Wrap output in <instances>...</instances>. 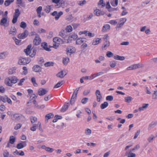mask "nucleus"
Here are the masks:
<instances>
[{"mask_svg": "<svg viewBox=\"0 0 157 157\" xmlns=\"http://www.w3.org/2000/svg\"><path fill=\"white\" fill-rule=\"evenodd\" d=\"M94 14L97 16H100L101 15H103L104 14V12L98 9H96L94 11Z\"/></svg>", "mask_w": 157, "mask_h": 157, "instance_id": "nucleus-25", "label": "nucleus"}, {"mask_svg": "<svg viewBox=\"0 0 157 157\" xmlns=\"http://www.w3.org/2000/svg\"><path fill=\"white\" fill-rule=\"evenodd\" d=\"M16 155H18L20 156H23L24 155V152L22 151H18L16 150V151L14 152Z\"/></svg>", "mask_w": 157, "mask_h": 157, "instance_id": "nucleus-40", "label": "nucleus"}, {"mask_svg": "<svg viewBox=\"0 0 157 157\" xmlns=\"http://www.w3.org/2000/svg\"><path fill=\"white\" fill-rule=\"evenodd\" d=\"M148 105V104H143L142 107L139 108V111H144L145 109H146Z\"/></svg>", "mask_w": 157, "mask_h": 157, "instance_id": "nucleus-31", "label": "nucleus"}, {"mask_svg": "<svg viewBox=\"0 0 157 157\" xmlns=\"http://www.w3.org/2000/svg\"><path fill=\"white\" fill-rule=\"evenodd\" d=\"M52 7L53 6L52 5L47 6L45 7L44 10L47 13H48L50 12L51 9Z\"/></svg>", "mask_w": 157, "mask_h": 157, "instance_id": "nucleus-37", "label": "nucleus"}, {"mask_svg": "<svg viewBox=\"0 0 157 157\" xmlns=\"http://www.w3.org/2000/svg\"><path fill=\"white\" fill-rule=\"evenodd\" d=\"M38 127V125L37 124H33V126L30 128V129L32 131H36L37 127Z\"/></svg>", "mask_w": 157, "mask_h": 157, "instance_id": "nucleus-44", "label": "nucleus"}, {"mask_svg": "<svg viewBox=\"0 0 157 157\" xmlns=\"http://www.w3.org/2000/svg\"><path fill=\"white\" fill-rule=\"evenodd\" d=\"M132 151H130L129 152H127L126 153V155L127 157H135L136 155L135 153L132 152Z\"/></svg>", "mask_w": 157, "mask_h": 157, "instance_id": "nucleus-24", "label": "nucleus"}, {"mask_svg": "<svg viewBox=\"0 0 157 157\" xmlns=\"http://www.w3.org/2000/svg\"><path fill=\"white\" fill-rule=\"evenodd\" d=\"M17 4L19 6H21L24 7L25 6L24 3L22 2V0H16Z\"/></svg>", "mask_w": 157, "mask_h": 157, "instance_id": "nucleus-35", "label": "nucleus"}, {"mask_svg": "<svg viewBox=\"0 0 157 157\" xmlns=\"http://www.w3.org/2000/svg\"><path fill=\"white\" fill-rule=\"evenodd\" d=\"M152 99H157V90H155L152 94Z\"/></svg>", "mask_w": 157, "mask_h": 157, "instance_id": "nucleus-55", "label": "nucleus"}, {"mask_svg": "<svg viewBox=\"0 0 157 157\" xmlns=\"http://www.w3.org/2000/svg\"><path fill=\"white\" fill-rule=\"evenodd\" d=\"M53 41L54 42L53 46L55 48H56L58 47L59 44L62 42V39L58 37L54 38Z\"/></svg>", "mask_w": 157, "mask_h": 157, "instance_id": "nucleus-5", "label": "nucleus"}, {"mask_svg": "<svg viewBox=\"0 0 157 157\" xmlns=\"http://www.w3.org/2000/svg\"><path fill=\"white\" fill-rule=\"evenodd\" d=\"M88 100V98H84L82 99L81 103L83 104H85L87 102Z\"/></svg>", "mask_w": 157, "mask_h": 157, "instance_id": "nucleus-62", "label": "nucleus"}, {"mask_svg": "<svg viewBox=\"0 0 157 157\" xmlns=\"http://www.w3.org/2000/svg\"><path fill=\"white\" fill-rule=\"evenodd\" d=\"M27 26V24L24 21H22L21 22L20 27L23 29H25Z\"/></svg>", "mask_w": 157, "mask_h": 157, "instance_id": "nucleus-52", "label": "nucleus"}, {"mask_svg": "<svg viewBox=\"0 0 157 157\" xmlns=\"http://www.w3.org/2000/svg\"><path fill=\"white\" fill-rule=\"evenodd\" d=\"M54 115L52 113H49L46 115L45 116V122L46 123H47L48 122V120L49 119H50L53 117Z\"/></svg>", "mask_w": 157, "mask_h": 157, "instance_id": "nucleus-23", "label": "nucleus"}, {"mask_svg": "<svg viewBox=\"0 0 157 157\" xmlns=\"http://www.w3.org/2000/svg\"><path fill=\"white\" fill-rule=\"evenodd\" d=\"M69 105V104L68 103L65 104L61 108V111L62 112H65L68 108Z\"/></svg>", "mask_w": 157, "mask_h": 157, "instance_id": "nucleus-29", "label": "nucleus"}, {"mask_svg": "<svg viewBox=\"0 0 157 157\" xmlns=\"http://www.w3.org/2000/svg\"><path fill=\"white\" fill-rule=\"evenodd\" d=\"M41 148L45 150L46 151L50 153H51L54 151V149L53 148H51L48 147H47L44 145L42 146Z\"/></svg>", "mask_w": 157, "mask_h": 157, "instance_id": "nucleus-21", "label": "nucleus"}, {"mask_svg": "<svg viewBox=\"0 0 157 157\" xmlns=\"http://www.w3.org/2000/svg\"><path fill=\"white\" fill-rule=\"evenodd\" d=\"M37 97V95H35V94H32L30 98V100H35L36 98Z\"/></svg>", "mask_w": 157, "mask_h": 157, "instance_id": "nucleus-61", "label": "nucleus"}, {"mask_svg": "<svg viewBox=\"0 0 157 157\" xmlns=\"http://www.w3.org/2000/svg\"><path fill=\"white\" fill-rule=\"evenodd\" d=\"M78 4L81 6H82L86 3V1L85 0L79 1L77 2Z\"/></svg>", "mask_w": 157, "mask_h": 157, "instance_id": "nucleus-47", "label": "nucleus"}, {"mask_svg": "<svg viewBox=\"0 0 157 157\" xmlns=\"http://www.w3.org/2000/svg\"><path fill=\"white\" fill-rule=\"evenodd\" d=\"M53 63L51 62H47L44 64V66L46 67H50L53 66Z\"/></svg>", "mask_w": 157, "mask_h": 157, "instance_id": "nucleus-57", "label": "nucleus"}, {"mask_svg": "<svg viewBox=\"0 0 157 157\" xmlns=\"http://www.w3.org/2000/svg\"><path fill=\"white\" fill-rule=\"evenodd\" d=\"M9 34L12 36H15L17 34V31L14 26H12L8 29Z\"/></svg>", "mask_w": 157, "mask_h": 157, "instance_id": "nucleus-9", "label": "nucleus"}, {"mask_svg": "<svg viewBox=\"0 0 157 157\" xmlns=\"http://www.w3.org/2000/svg\"><path fill=\"white\" fill-rule=\"evenodd\" d=\"M53 3L56 4L55 7L56 8H59L63 6L64 4V2L60 0H52Z\"/></svg>", "mask_w": 157, "mask_h": 157, "instance_id": "nucleus-8", "label": "nucleus"}, {"mask_svg": "<svg viewBox=\"0 0 157 157\" xmlns=\"http://www.w3.org/2000/svg\"><path fill=\"white\" fill-rule=\"evenodd\" d=\"M154 138V136L153 135H151L148 138V141H149V142H151L152 141V140Z\"/></svg>", "mask_w": 157, "mask_h": 157, "instance_id": "nucleus-60", "label": "nucleus"}, {"mask_svg": "<svg viewBox=\"0 0 157 157\" xmlns=\"http://www.w3.org/2000/svg\"><path fill=\"white\" fill-rule=\"evenodd\" d=\"M18 79L16 76H13L6 78L5 80V83L7 86H12L13 84L16 83Z\"/></svg>", "mask_w": 157, "mask_h": 157, "instance_id": "nucleus-1", "label": "nucleus"}, {"mask_svg": "<svg viewBox=\"0 0 157 157\" xmlns=\"http://www.w3.org/2000/svg\"><path fill=\"white\" fill-rule=\"evenodd\" d=\"M114 58L115 59L120 60H123L125 59V57L124 56H120L117 55L115 56Z\"/></svg>", "mask_w": 157, "mask_h": 157, "instance_id": "nucleus-32", "label": "nucleus"}, {"mask_svg": "<svg viewBox=\"0 0 157 157\" xmlns=\"http://www.w3.org/2000/svg\"><path fill=\"white\" fill-rule=\"evenodd\" d=\"M31 81L34 86L36 87L37 86V84L36 82V79L34 77H33L32 78Z\"/></svg>", "mask_w": 157, "mask_h": 157, "instance_id": "nucleus-51", "label": "nucleus"}, {"mask_svg": "<svg viewBox=\"0 0 157 157\" xmlns=\"http://www.w3.org/2000/svg\"><path fill=\"white\" fill-rule=\"evenodd\" d=\"M75 50L74 48H69L67 49V55H70L71 54L75 52Z\"/></svg>", "mask_w": 157, "mask_h": 157, "instance_id": "nucleus-26", "label": "nucleus"}, {"mask_svg": "<svg viewBox=\"0 0 157 157\" xmlns=\"http://www.w3.org/2000/svg\"><path fill=\"white\" fill-rule=\"evenodd\" d=\"M110 46V42L108 40H106L104 43L103 45L102 46V49L103 50H106Z\"/></svg>", "mask_w": 157, "mask_h": 157, "instance_id": "nucleus-19", "label": "nucleus"}, {"mask_svg": "<svg viewBox=\"0 0 157 157\" xmlns=\"http://www.w3.org/2000/svg\"><path fill=\"white\" fill-rule=\"evenodd\" d=\"M108 105L109 104L107 102H105L101 104L100 107L102 109H104L108 106Z\"/></svg>", "mask_w": 157, "mask_h": 157, "instance_id": "nucleus-38", "label": "nucleus"}, {"mask_svg": "<svg viewBox=\"0 0 157 157\" xmlns=\"http://www.w3.org/2000/svg\"><path fill=\"white\" fill-rule=\"evenodd\" d=\"M113 54L111 52L108 51L106 52V56L109 58H110L113 56Z\"/></svg>", "mask_w": 157, "mask_h": 157, "instance_id": "nucleus-58", "label": "nucleus"}, {"mask_svg": "<svg viewBox=\"0 0 157 157\" xmlns=\"http://www.w3.org/2000/svg\"><path fill=\"white\" fill-rule=\"evenodd\" d=\"M8 55V53L7 52H0V59H3L6 58Z\"/></svg>", "mask_w": 157, "mask_h": 157, "instance_id": "nucleus-22", "label": "nucleus"}, {"mask_svg": "<svg viewBox=\"0 0 157 157\" xmlns=\"http://www.w3.org/2000/svg\"><path fill=\"white\" fill-rule=\"evenodd\" d=\"M9 154V152L6 150H5L4 151L3 155L4 157H8Z\"/></svg>", "mask_w": 157, "mask_h": 157, "instance_id": "nucleus-59", "label": "nucleus"}, {"mask_svg": "<svg viewBox=\"0 0 157 157\" xmlns=\"http://www.w3.org/2000/svg\"><path fill=\"white\" fill-rule=\"evenodd\" d=\"M95 94L97 97V100L98 102H100L102 98V97L99 90H97L95 92Z\"/></svg>", "mask_w": 157, "mask_h": 157, "instance_id": "nucleus-16", "label": "nucleus"}, {"mask_svg": "<svg viewBox=\"0 0 157 157\" xmlns=\"http://www.w3.org/2000/svg\"><path fill=\"white\" fill-rule=\"evenodd\" d=\"M33 69L34 71L36 72H40L41 71V68L40 67L37 65L34 66Z\"/></svg>", "mask_w": 157, "mask_h": 157, "instance_id": "nucleus-20", "label": "nucleus"}, {"mask_svg": "<svg viewBox=\"0 0 157 157\" xmlns=\"http://www.w3.org/2000/svg\"><path fill=\"white\" fill-rule=\"evenodd\" d=\"M63 83V82L62 81L58 82L54 86V88H57L60 87Z\"/></svg>", "mask_w": 157, "mask_h": 157, "instance_id": "nucleus-43", "label": "nucleus"}, {"mask_svg": "<svg viewBox=\"0 0 157 157\" xmlns=\"http://www.w3.org/2000/svg\"><path fill=\"white\" fill-rule=\"evenodd\" d=\"M133 99V98L130 96L125 97L124 98L125 101L128 103L130 102Z\"/></svg>", "mask_w": 157, "mask_h": 157, "instance_id": "nucleus-41", "label": "nucleus"}, {"mask_svg": "<svg viewBox=\"0 0 157 157\" xmlns=\"http://www.w3.org/2000/svg\"><path fill=\"white\" fill-rule=\"evenodd\" d=\"M29 34L28 31L25 30L22 33L19 34L18 38L20 39H24Z\"/></svg>", "mask_w": 157, "mask_h": 157, "instance_id": "nucleus-13", "label": "nucleus"}, {"mask_svg": "<svg viewBox=\"0 0 157 157\" xmlns=\"http://www.w3.org/2000/svg\"><path fill=\"white\" fill-rule=\"evenodd\" d=\"M66 74H64L63 71H62L58 72V73L56 75V76L60 78H63L65 75H66Z\"/></svg>", "mask_w": 157, "mask_h": 157, "instance_id": "nucleus-28", "label": "nucleus"}, {"mask_svg": "<svg viewBox=\"0 0 157 157\" xmlns=\"http://www.w3.org/2000/svg\"><path fill=\"white\" fill-rule=\"evenodd\" d=\"M6 98H7L6 96H2L0 95V102L2 101L4 102H6Z\"/></svg>", "mask_w": 157, "mask_h": 157, "instance_id": "nucleus-46", "label": "nucleus"}, {"mask_svg": "<svg viewBox=\"0 0 157 157\" xmlns=\"http://www.w3.org/2000/svg\"><path fill=\"white\" fill-rule=\"evenodd\" d=\"M86 39L84 38H78L76 41V44L77 45H80L82 43L86 42Z\"/></svg>", "mask_w": 157, "mask_h": 157, "instance_id": "nucleus-17", "label": "nucleus"}, {"mask_svg": "<svg viewBox=\"0 0 157 157\" xmlns=\"http://www.w3.org/2000/svg\"><path fill=\"white\" fill-rule=\"evenodd\" d=\"M69 61V59L68 58H63V63L65 64H67Z\"/></svg>", "mask_w": 157, "mask_h": 157, "instance_id": "nucleus-49", "label": "nucleus"}, {"mask_svg": "<svg viewBox=\"0 0 157 157\" xmlns=\"http://www.w3.org/2000/svg\"><path fill=\"white\" fill-rule=\"evenodd\" d=\"M41 46L46 50L49 51L50 49L48 48L47 44L45 42H44L41 44Z\"/></svg>", "mask_w": 157, "mask_h": 157, "instance_id": "nucleus-34", "label": "nucleus"}, {"mask_svg": "<svg viewBox=\"0 0 157 157\" xmlns=\"http://www.w3.org/2000/svg\"><path fill=\"white\" fill-rule=\"evenodd\" d=\"M63 14V12L62 11H60L58 13L56 11H54L52 14L53 16H55V19L57 20Z\"/></svg>", "mask_w": 157, "mask_h": 157, "instance_id": "nucleus-12", "label": "nucleus"}, {"mask_svg": "<svg viewBox=\"0 0 157 157\" xmlns=\"http://www.w3.org/2000/svg\"><path fill=\"white\" fill-rule=\"evenodd\" d=\"M26 144L24 146L22 143L18 144L17 146L16 147L18 149H21L23 148L24 147L26 146Z\"/></svg>", "mask_w": 157, "mask_h": 157, "instance_id": "nucleus-45", "label": "nucleus"}, {"mask_svg": "<svg viewBox=\"0 0 157 157\" xmlns=\"http://www.w3.org/2000/svg\"><path fill=\"white\" fill-rule=\"evenodd\" d=\"M79 89V88H76V90L74 92V93L71 99L70 103L71 104H73L75 102V100L76 99L78 93V90Z\"/></svg>", "mask_w": 157, "mask_h": 157, "instance_id": "nucleus-11", "label": "nucleus"}, {"mask_svg": "<svg viewBox=\"0 0 157 157\" xmlns=\"http://www.w3.org/2000/svg\"><path fill=\"white\" fill-rule=\"evenodd\" d=\"M30 61V58H21L19 59L18 63L20 65H25L29 63Z\"/></svg>", "mask_w": 157, "mask_h": 157, "instance_id": "nucleus-6", "label": "nucleus"}, {"mask_svg": "<svg viewBox=\"0 0 157 157\" xmlns=\"http://www.w3.org/2000/svg\"><path fill=\"white\" fill-rule=\"evenodd\" d=\"M13 39L14 40L16 45L19 44V43L21 42V40L17 39L15 37H13Z\"/></svg>", "mask_w": 157, "mask_h": 157, "instance_id": "nucleus-64", "label": "nucleus"}, {"mask_svg": "<svg viewBox=\"0 0 157 157\" xmlns=\"http://www.w3.org/2000/svg\"><path fill=\"white\" fill-rule=\"evenodd\" d=\"M41 41L40 38L39 36L37 35L36 36L34 40L33 43L34 44L37 45L40 44Z\"/></svg>", "mask_w": 157, "mask_h": 157, "instance_id": "nucleus-15", "label": "nucleus"}, {"mask_svg": "<svg viewBox=\"0 0 157 157\" xmlns=\"http://www.w3.org/2000/svg\"><path fill=\"white\" fill-rule=\"evenodd\" d=\"M127 21V19L126 18H122L119 19V21L117 24L116 26V28H121L124 24L125 22Z\"/></svg>", "mask_w": 157, "mask_h": 157, "instance_id": "nucleus-10", "label": "nucleus"}, {"mask_svg": "<svg viewBox=\"0 0 157 157\" xmlns=\"http://www.w3.org/2000/svg\"><path fill=\"white\" fill-rule=\"evenodd\" d=\"M30 120L31 123L33 124L37 121V118L35 117H32L30 118Z\"/></svg>", "mask_w": 157, "mask_h": 157, "instance_id": "nucleus-50", "label": "nucleus"}, {"mask_svg": "<svg viewBox=\"0 0 157 157\" xmlns=\"http://www.w3.org/2000/svg\"><path fill=\"white\" fill-rule=\"evenodd\" d=\"M15 67H12L9 69L8 74L9 75H12L15 72L16 70Z\"/></svg>", "mask_w": 157, "mask_h": 157, "instance_id": "nucleus-39", "label": "nucleus"}, {"mask_svg": "<svg viewBox=\"0 0 157 157\" xmlns=\"http://www.w3.org/2000/svg\"><path fill=\"white\" fill-rule=\"evenodd\" d=\"M22 117V116L21 115H20L18 114H15L13 115V119H15L17 121H19Z\"/></svg>", "mask_w": 157, "mask_h": 157, "instance_id": "nucleus-30", "label": "nucleus"}, {"mask_svg": "<svg viewBox=\"0 0 157 157\" xmlns=\"http://www.w3.org/2000/svg\"><path fill=\"white\" fill-rule=\"evenodd\" d=\"M109 23L112 25H115L117 24V22L115 20H111L109 21Z\"/></svg>", "mask_w": 157, "mask_h": 157, "instance_id": "nucleus-63", "label": "nucleus"}, {"mask_svg": "<svg viewBox=\"0 0 157 157\" xmlns=\"http://www.w3.org/2000/svg\"><path fill=\"white\" fill-rule=\"evenodd\" d=\"M66 30L67 32L70 33L72 31V28L71 25H69L67 26Z\"/></svg>", "mask_w": 157, "mask_h": 157, "instance_id": "nucleus-54", "label": "nucleus"}, {"mask_svg": "<svg viewBox=\"0 0 157 157\" xmlns=\"http://www.w3.org/2000/svg\"><path fill=\"white\" fill-rule=\"evenodd\" d=\"M101 38H94L92 41V44L93 45H98L101 42Z\"/></svg>", "mask_w": 157, "mask_h": 157, "instance_id": "nucleus-14", "label": "nucleus"}, {"mask_svg": "<svg viewBox=\"0 0 157 157\" xmlns=\"http://www.w3.org/2000/svg\"><path fill=\"white\" fill-rule=\"evenodd\" d=\"M48 92L46 89L40 88L38 90V94L40 96H42L46 94Z\"/></svg>", "mask_w": 157, "mask_h": 157, "instance_id": "nucleus-18", "label": "nucleus"}, {"mask_svg": "<svg viewBox=\"0 0 157 157\" xmlns=\"http://www.w3.org/2000/svg\"><path fill=\"white\" fill-rule=\"evenodd\" d=\"M110 26L109 24L105 25L103 27L102 31L103 32H105L110 29Z\"/></svg>", "mask_w": 157, "mask_h": 157, "instance_id": "nucleus-27", "label": "nucleus"}, {"mask_svg": "<svg viewBox=\"0 0 157 157\" xmlns=\"http://www.w3.org/2000/svg\"><path fill=\"white\" fill-rule=\"evenodd\" d=\"M157 124V122H151L149 124L148 126V129H151L154 127Z\"/></svg>", "mask_w": 157, "mask_h": 157, "instance_id": "nucleus-36", "label": "nucleus"}, {"mask_svg": "<svg viewBox=\"0 0 157 157\" xmlns=\"http://www.w3.org/2000/svg\"><path fill=\"white\" fill-rule=\"evenodd\" d=\"M15 139L13 136H10V138L9 142L11 144H13L14 143Z\"/></svg>", "mask_w": 157, "mask_h": 157, "instance_id": "nucleus-42", "label": "nucleus"}, {"mask_svg": "<svg viewBox=\"0 0 157 157\" xmlns=\"http://www.w3.org/2000/svg\"><path fill=\"white\" fill-rule=\"evenodd\" d=\"M21 14L20 12L18 9H16L15 10V12L14 13L12 22L13 24L16 22L17 18Z\"/></svg>", "mask_w": 157, "mask_h": 157, "instance_id": "nucleus-3", "label": "nucleus"}, {"mask_svg": "<svg viewBox=\"0 0 157 157\" xmlns=\"http://www.w3.org/2000/svg\"><path fill=\"white\" fill-rule=\"evenodd\" d=\"M67 20L69 21V22H72L73 21V18L71 15L68 16L66 18Z\"/></svg>", "mask_w": 157, "mask_h": 157, "instance_id": "nucleus-56", "label": "nucleus"}, {"mask_svg": "<svg viewBox=\"0 0 157 157\" xmlns=\"http://www.w3.org/2000/svg\"><path fill=\"white\" fill-rule=\"evenodd\" d=\"M99 6H101L102 7H104L105 6V3H104L103 0H100L98 3Z\"/></svg>", "mask_w": 157, "mask_h": 157, "instance_id": "nucleus-48", "label": "nucleus"}, {"mask_svg": "<svg viewBox=\"0 0 157 157\" xmlns=\"http://www.w3.org/2000/svg\"><path fill=\"white\" fill-rule=\"evenodd\" d=\"M143 67V65L140 63L137 64H134L128 67L127 68L126 70L127 71L131 70H134L138 68L142 67Z\"/></svg>", "mask_w": 157, "mask_h": 157, "instance_id": "nucleus-7", "label": "nucleus"}, {"mask_svg": "<svg viewBox=\"0 0 157 157\" xmlns=\"http://www.w3.org/2000/svg\"><path fill=\"white\" fill-rule=\"evenodd\" d=\"M110 3L113 6L115 7L118 5V0H111Z\"/></svg>", "mask_w": 157, "mask_h": 157, "instance_id": "nucleus-33", "label": "nucleus"}, {"mask_svg": "<svg viewBox=\"0 0 157 157\" xmlns=\"http://www.w3.org/2000/svg\"><path fill=\"white\" fill-rule=\"evenodd\" d=\"M92 132L91 129L89 128H86L85 130V133L87 135H90Z\"/></svg>", "mask_w": 157, "mask_h": 157, "instance_id": "nucleus-53", "label": "nucleus"}, {"mask_svg": "<svg viewBox=\"0 0 157 157\" xmlns=\"http://www.w3.org/2000/svg\"><path fill=\"white\" fill-rule=\"evenodd\" d=\"M31 45H29L27 47L26 49L24 50V52L25 53L26 55H29L30 56L33 57L35 55L36 51L35 49H31Z\"/></svg>", "mask_w": 157, "mask_h": 157, "instance_id": "nucleus-2", "label": "nucleus"}, {"mask_svg": "<svg viewBox=\"0 0 157 157\" xmlns=\"http://www.w3.org/2000/svg\"><path fill=\"white\" fill-rule=\"evenodd\" d=\"M9 25V21L8 18L3 17L0 21V25L5 28L7 27Z\"/></svg>", "mask_w": 157, "mask_h": 157, "instance_id": "nucleus-4", "label": "nucleus"}]
</instances>
